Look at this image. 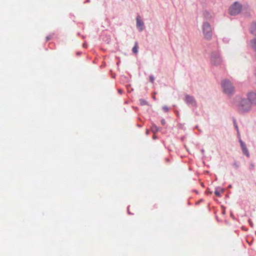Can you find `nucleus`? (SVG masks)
<instances>
[{
    "instance_id": "nucleus-1",
    "label": "nucleus",
    "mask_w": 256,
    "mask_h": 256,
    "mask_svg": "<svg viewBox=\"0 0 256 256\" xmlns=\"http://www.w3.org/2000/svg\"><path fill=\"white\" fill-rule=\"evenodd\" d=\"M236 98L238 100L239 103L237 105L238 110L242 113L246 112L251 109V104L246 98H242L236 96Z\"/></svg>"
},
{
    "instance_id": "nucleus-2",
    "label": "nucleus",
    "mask_w": 256,
    "mask_h": 256,
    "mask_svg": "<svg viewBox=\"0 0 256 256\" xmlns=\"http://www.w3.org/2000/svg\"><path fill=\"white\" fill-rule=\"evenodd\" d=\"M221 86L223 92L228 96H231L234 94V88L230 80L228 79L222 80L221 82Z\"/></svg>"
},
{
    "instance_id": "nucleus-3",
    "label": "nucleus",
    "mask_w": 256,
    "mask_h": 256,
    "mask_svg": "<svg viewBox=\"0 0 256 256\" xmlns=\"http://www.w3.org/2000/svg\"><path fill=\"white\" fill-rule=\"evenodd\" d=\"M210 64L214 66H218L222 62V58L218 51H212L210 58Z\"/></svg>"
},
{
    "instance_id": "nucleus-4",
    "label": "nucleus",
    "mask_w": 256,
    "mask_h": 256,
    "mask_svg": "<svg viewBox=\"0 0 256 256\" xmlns=\"http://www.w3.org/2000/svg\"><path fill=\"white\" fill-rule=\"evenodd\" d=\"M202 29L204 38L208 40H211L212 35V28L207 21L203 22Z\"/></svg>"
},
{
    "instance_id": "nucleus-5",
    "label": "nucleus",
    "mask_w": 256,
    "mask_h": 256,
    "mask_svg": "<svg viewBox=\"0 0 256 256\" xmlns=\"http://www.w3.org/2000/svg\"><path fill=\"white\" fill-rule=\"evenodd\" d=\"M242 5L238 2H235L229 8L228 13L231 16H236L240 13Z\"/></svg>"
},
{
    "instance_id": "nucleus-6",
    "label": "nucleus",
    "mask_w": 256,
    "mask_h": 256,
    "mask_svg": "<svg viewBox=\"0 0 256 256\" xmlns=\"http://www.w3.org/2000/svg\"><path fill=\"white\" fill-rule=\"evenodd\" d=\"M184 102L190 108H196L197 103L193 96L186 94Z\"/></svg>"
},
{
    "instance_id": "nucleus-7",
    "label": "nucleus",
    "mask_w": 256,
    "mask_h": 256,
    "mask_svg": "<svg viewBox=\"0 0 256 256\" xmlns=\"http://www.w3.org/2000/svg\"><path fill=\"white\" fill-rule=\"evenodd\" d=\"M248 100L251 104L256 105V93L250 92L248 94Z\"/></svg>"
},
{
    "instance_id": "nucleus-8",
    "label": "nucleus",
    "mask_w": 256,
    "mask_h": 256,
    "mask_svg": "<svg viewBox=\"0 0 256 256\" xmlns=\"http://www.w3.org/2000/svg\"><path fill=\"white\" fill-rule=\"evenodd\" d=\"M239 142L240 144L242 150L244 154L247 157L250 156V154L248 149L247 148L244 142L240 139H239Z\"/></svg>"
},
{
    "instance_id": "nucleus-9",
    "label": "nucleus",
    "mask_w": 256,
    "mask_h": 256,
    "mask_svg": "<svg viewBox=\"0 0 256 256\" xmlns=\"http://www.w3.org/2000/svg\"><path fill=\"white\" fill-rule=\"evenodd\" d=\"M136 24L137 27L140 28V31L141 32L144 29V22L139 18V16L136 17Z\"/></svg>"
},
{
    "instance_id": "nucleus-10",
    "label": "nucleus",
    "mask_w": 256,
    "mask_h": 256,
    "mask_svg": "<svg viewBox=\"0 0 256 256\" xmlns=\"http://www.w3.org/2000/svg\"><path fill=\"white\" fill-rule=\"evenodd\" d=\"M250 30L252 34L256 36V22H254L252 24Z\"/></svg>"
},
{
    "instance_id": "nucleus-11",
    "label": "nucleus",
    "mask_w": 256,
    "mask_h": 256,
    "mask_svg": "<svg viewBox=\"0 0 256 256\" xmlns=\"http://www.w3.org/2000/svg\"><path fill=\"white\" fill-rule=\"evenodd\" d=\"M232 122H233V124H234V126L237 132V134H238V136H240V132H239V130H238V124H237V123H236V120L235 118H232Z\"/></svg>"
},
{
    "instance_id": "nucleus-12",
    "label": "nucleus",
    "mask_w": 256,
    "mask_h": 256,
    "mask_svg": "<svg viewBox=\"0 0 256 256\" xmlns=\"http://www.w3.org/2000/svg\"><path fill=\"white\" fill-rule=\"evenodd\" d=\"M151 129L152 132L155 134L159 130L160 128L158 127L155 124H153L151 128Z\"/></svg>"
},
{
    "instance_id": "nucleus-13",
    "label": "nucleus",
    "mask_w": 256,
    "mask_h": 256,
    "mask_svg": "<svg viewBox=\"0 0 256 256\" xmlns=\"http://www.w3.org/2000/svg\"><path fill=\"white\" fill-rule=\"evenodd\" d=\"M204 16L208 20H210L212 18V16L211 15V14L208 12L207 11H206L204 12Z\"/></svg>"
},
{
    "instance_id": "nucleus-14",
    "label": "nucleus",
    "mask_w": 256,
    "mask_h": 256,
    "mask_svg": "<svg viewBox=\"0 0 256 256\" xmlns=\"http://www.w3.org/2000/svg\"><path fill=\"white\" fill-rule=\"evenodd\" d=\"M140 104L142 105V106H144V105H148V102L147 101H146V100H144V99H140Z\"/></svg>"
},
{
    "instance_id": "nucleus-15",
    "label": "nucleus",
    "mask_w": 256,
    "mask_h": 256,
    "mask_svg": "<svg viewBox=\"0 0 256 256\" xmlns=\"http://www.w3.org/2000/svg\"><path fill=\"white\" fill-rule=\"evenodd\" d=\"M138 46L136 44L133 48H132V51L134 53V54H136L138 52Z\"/></svg>"
},
{
    "instance_id": "nucleus-16",
    "label": "nucleus",
    "mask_w": 256,
    "mask_h": 256,
    "mask_svg": "<svg viewBox=\"0 0 256 256\" xmlns=\"http://www.w3.org/2000/svg\"><path fill=\"white\" fill-rule=\"evenodd\" d=\"M149 80L150 82L154 83V77L153 75L151 74L149 76Z\"/></svg>"
},
{
    "instance_id": "nucleus-17",
    "label": "nucleus",
    "mask_w": 256,
    "mask_h": 256,
    "mask_svg": "<svg viewBox=\"0 0 256 256\" xmlns=\"http://www.w3.org/2000/svg\"><path fill=\"white\" fill-rule=\"evenodd\" d=\"M233 166L236 169H238L240 166V162H235L234 163Z\"/></svg>"
},
{
    "instance_id": "nucleus-18",
    "label": "nucleus",
    "mask_w": 256,
    "mask_h": 256,
    "mask_svg": "<svg viewBox=\"0 0 256 256\" xmlns=\"http://www.w3.org/2000/svg\"><path fill=\"white\" fill-rule=\"evenodd\" d=\"M218 188H216V190L214 192V194H215L217 196H220V192L218 190Z\"/></svg>"
},
{
    "instance_id": "nucleus-19",
    "label": "nucleus",
    "mask_w": 256,
    "mask_h": 256,
    "mask_svg": "<svg viewBox=\"0 0 256 256\" xmlns=\"http://www.w3.org/2000/svg\"><path fill=\"white\" fill-rule=\"evenodd\" d=\"M162 110L164 112H168L169 110L168 108L166 106H162Z\"/></svg>"
},
{
    "instance_id": "nucleus-20",
    "label": "nucleus",
    "mask_w": 256,
    "mask_h": 256,
    "mask_svg": "<svg viewBox=\"0 0 256 256\" xmlns=\"http://www.w3.org/2000/svg\"><path fill=\"white\" fill-rule=\"evenodd\" d=\"M53 35H54V34H52V35H51V34H50V35H49V36H48L46 37V41H48L49 40H50L52 38V36H53Z\"/></svg>"
},
{
    "instance_id": "nucleus-21",
    "label": "nucleus",
    "mask_w": 256,
    "mask_h": 256,
    "mask_svg": "<svg viewBox=\"0 0 256 256\" xmlns=\"http://www.w3.org/2000/svg\"><path fill=\"white\" fill-rule=\"evenodd\" d=\"M254 164L252 162H251L250 164V169L253 170V169H254Z\"/></svg>"
},
{
    "instance_id": "nucleus-22",
    "label": "nucleus",
    "mask_w": 256,
    "mask_h": 256,
    "mask_svg": "<svg viewBox=\"0 0 256 256\" xmlns=\"http://www.w3.org/2000/svg\"><path fill=\"white\" fill-rule=\"evenodd\" d=\"M248 223L251 227L252 228L254 226V224L251 220H250V219L248 220Z\"/></svg>"
},
{
    "instance_id": "nucleus-23",
    "label": "nucleus",
    "mask_w": 256,
    "mask_h": 256,
    "mask_svg": "<svg viewBox=\"0 0 256 256\" xmlns=\"http://www.w3.org/2000/svg\"><path fill=\"white\" fill-rule=\"evenodd\" d=\"M161 124L163 126H164L165 124H166V120L162 118V120H161Z\"/></svg>"
},
{
    "instance_id": "nucleus-24",
    "label": "nucleus",
    "mask_w": 256,
    "mask_h": 256,
    "mask_svg": "<svg viewBox=\"0 0 256 256\" xmlns=\"http://www.w3.org/2000/svg\"><path fill=\"white\" fill-rule=\"evenodd\" d=\"M206 193L208 194H211L212 193V192H210L209 188H207Z\"/></svg>"
},
{
    "instance_id": "nucleus-25",
    "label": "nucleus",
    "mask_w": 256,
    "mask_h": 256,
    "mask_svg": "<svg viewBox=\"0 0 256 256\" xmlns=\"http://www.w3.org/2000/svg\"><path fill=\"white\" fill-rule=\"evenodd\" d=\"M118 92L119 94H122L123 91L122 90L119 89L118 90Z\"/></svg>"
},
{
    "instance_id": "nucleus-26",
    "label": "nucleus",
    "mask_w": 256,
    "mask_h": 256,
    "mask_svg": "<svg viewBox=\"0 0 256 256\" xmlns=\"http://www.w3.org/2000/svg\"><path fill=\"white\" fill-rule=\"evenodd\" d=\"M201 152H202V154L204 155V149H202Z\"/></svg>"
},
{
    "instance_id": "nucleus-27",
    "label": "nucleus",
    "mask_w": 256,
    "mask_h": 256,
    "mask_svg": "<svg viewBox=\"0 0 256 256\" xmlns=\"http://www.w3.org/2000/svg\"><path fill=\"white\" fill-rule=\"evenodd\" d=\"M129 207H130V206H128V214H131V213L130 212V211H129Z\"/></svg>"
},
{
    "instance_id": "nucleus-28",
    "label": "nucleus",
    "mask_w": 256,
    "mask_h": 256,
    "mask_svg": "<svg viewBox=\"0 0 256 256\" xmlns=\"http://www.w3.org/2000/svg\"><path fill=\"white\" fill-rule=\"evenodd\" d=\"M220 190L222 192H224V188H220Z\"/></svg>"
},
{
    "instance_id": "nucleus-29",
    "label": "nucleus",
    "mask_w": 256,
    "mask_h": 256,
    "mask_svg": "<svg viewBox=\"0 0 256 256\" xmlns=\"http://www.w3.org/2000/svg\"><path fill=\"white\" fill-rule=\"evenodd\" d=\"M152 98H153L154 100H156V96H155L154 95L152 96Z\"/></svg>"
},
{
    "instance_id": "nucleus-30",
    "label": "nucleus",
    "mask_w": 256,
    "mask_h": 256,
    "mask_svg": "<svg viewBox=\"0 0 256 256\" xmlns=\"http://www.w3.org/2000/svg\"><path fill=\"white\" fill-rule=\"evenodd\" d=\"M232 186L231 184H229V186H228V188H232Z\"/></svg>"
},
{
    "instance_id": "nucleus-31",
    "label": "nucleus",
    "mask_w": 256,
    "mask_h": 256,
    "mask_svg": "<svg viewBox=\"0 0 256 256\" xmlns=\"http://www.w3.org/2000/svg\"><path fill=\"white\" fill-rule=\"evenodd\" d=\"M175 112H176V115H177L178 116L179 114H178V111H176Z\"/></svg>"
},
{
    "instance_id": "nucleus-32",
    "label": "nucleus",
    "mask_w": 256,
    "mask_h": 256,
    "mask_svg": "<svg viewBox=\"0 0 256 256\" xmlns=\"http://www.w3.org/2000/svg\"><path fill=\"white\" fill-rule=\"evenodd\" d=\"M90 0H86V2H90Z\"/></svg>"
},
{
    "instance_id": "nucleus-33",
    "label": "nucleus",
    "mask_w": 256,
    "mask_h": 256,
    "mask_svg": "<svg viewBox=\"0 0 256 256\" xmlns=\"http://www.w3.org/2000/svg\"><path fill=\"white\" fill-rule=\"evenodd\" d=\"M146 134L148 135V131L147 130L146 132Z\"/></svg>"
},
{
    "instance_id": "nucleus-34",
    "label": "nucleus",
    "mask_w": 256,
    "mask_h": 256,
    "mask_svg": "<svg viewBox=\"0 0 256 256\" xmlns=\"http://www.w3.org/2000/svg\"><path fill=\"white\" fill-rule=\"evenodd\" d=\"M80 54V52H78V53H77V54H78V55H79V54Z\"/></svg>"
},
{
    "instance_id": "nucleus-35",
    "label": "nucleus",
    "mask_w": 256,
    "mask_h": 256,
    "mask_svg": "<svg viewBox=\"0 0 256 256\" xmlns=\"http://www.w3.org/2000/svg\"><path fill=\"white\" fill-rule=\"evenodd\" d=\"M202 186H204V184H202Z\"/></svg>"
},
{
    "instance_id": "nucleus-36",
    "label": "nucleus",
    "mask_w": 256,
    "mask_h": 256,
    "mask_svg": "<svg viewBox=\"0 0 256 256\" xmlns=\"http://www.w3.org/2000/svg\"><path fill=\"white\" fill-rule=\"evenodd\" d=\"M166 161H168L169 160L168 158H166Z\"/></svg>"
},
{
    "instance_id": "nucleus-37",
    "label": "nucleus",
    "mask_w": 256,
    "mask_h": 256,
    "mask_svg": "<svg viewBox=\"0 0 256 256\" xmlns=\"http://www.w3.org/2000/svg\"><path fill=\"white\" fill-rule=\"evenodd\" d=\"M255 233H256V232H255Z\"/></svg>"
}]
</instances>
